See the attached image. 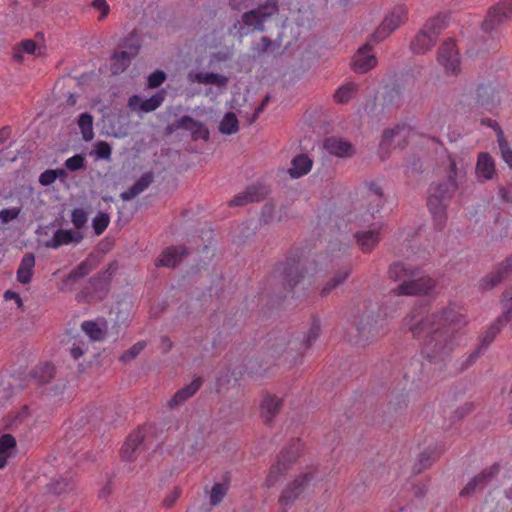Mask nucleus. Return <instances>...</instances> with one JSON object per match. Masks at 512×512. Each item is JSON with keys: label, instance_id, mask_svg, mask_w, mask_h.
Listing matches in <instances>:
<instances>
[{"label": "nucleus", "instance_id": "obj_1", "mask_svg": "<svg viewBox=\"0 0 512 512\" xmlns=\"http://www.w3.org/2000/svg\"><path fill=\"white\" fill-rule=\"evenodd\" d=\"M462 321L454 306L427 315L412 314L406 318L414 338L423 343L422 353L430 359L448 354L453 347L454 326Z\"/></svg>", "mask_w": 512, "mask_h": 512}, {"label": "nucleus", "instance_id": "obj_2", "mask_svg": "<svg viewBox=\"0 0 512 512\" xmlns=\"http://www.w3.org/2000/svg\"><path fill=\"white\" fill-rule=\"evenodd\" d=\"M390 279L401 282L393 291L396 295H418L430 292L435 283L428 276H419V272L404 263L393 264L388 271Z\"/></svg>", "mask_w": 512, "mask_h": 512}, {"label": "nucleus", "instance_id": "obj_3", "mask_svg": "<svg viewBox=\"0 0 512 512\" xmlns=\"http://www.w3.org/2000/svg\"><path fill=\"white\" fill-rule=\"evenodd\" d=\"M327 264V257L319 256L313 262L305 265H300L299 263L287 265L284 268L286 284L295 294L304 293L314 285L315 275Z\"/></svg>", "mask_w": 512, "mask_h": 512}, {"label": "nucleus", "instance_id": "obj_4", "mask_svg": "<svg viewBox=\"0 0 512 512\" xmlns=\"http://www.w3.org/2000/svg\"><path fill=\"white\" fill-rule=\"evenodd\" d=\"M278 13V4L276 0H266L259 4L254 10L245 12L240 21L234 24L239 37L247 36L255 31H262L264 24L269 18Z\"/></svg>", "mask_w": 512, "mask_h": 512}, {"label": "nucleus", "instance_id": "obj_5", "mask_svg": "<svg viewBox=\"0 0 512 512\" xmlns=\"http://www.w3.org/2000/svg\"><path fill=\"white\" fill-rule=\"evenodd\" d=\"M456 190L457 183L451 177L446 183L431 188L428 207L438 228H442L446 221L445 201L451 198Z\"/></svg>", "mask_w": 512, "mask_h": 512}, {"label": "nucleus", "instance_id": "obj_6", "mask_svg": "<svg viewBox=\"0 0 512 512\" xmlns=\"http://www.w3.org/2000/svg\"><path fill=\"white\" fill-rule=\"evenodd\" d=\"M446 28L444 18L435 17L429 19L420 32L414 37L410 48L414 54H425L436 43L438 36Z\"/></svg>", "mask_w": 512, "mask_h": 512}, {"label": "nucleus", "instance_id": "obj_7", "mask_svg": "<svg viewBox=\"0 0 512 512\" xmlns=\"http://www.w3.org/2000/svg\"><path fill=\"white\" fill-rule=\"evenodd\" d=\"M303 449V443L300 440H295L289 447H286L280 452L277 463L272 465L267 475L266 485L268 487L274 486L282 478L289 464L301 455Z\"/></svg>", "mask_w": 512, "mask_h": 512}, {"label": "nucleus", "instance_id": "obj_8", "mask_svg": "<svg viewBox=\"0 0 512 512\" xmlns=\"http://www.w3.org/2000/svg\"><path fill=\"white\" fill-rule=\"evenodd\" d=\"M505 94L504 87L496 81L481 82L474 89L473 99L477 105L490 110L500 104Z\"/></svg>", "mask_w": 512, "mask_h": 512}, {"label": "nucleus", "instance_id": "obj_9", "mask_svg": "<svg viewBox=\"0 0 512 512\" xmlns=\"http://www.w3.org/2000/svg\"><path fill=\"white\" fill-rule=\"evenodd\" d=\"M437 61L447 75H457L461 71L460 56L454 41L447 40L440 46Z\"/></svg>", "mask_w": 512, "mask_h": 512}, {"label": "nucleus", "instance_id": "obj_10", "mask_svg": "<svg viewBox=\"0 0 512 512\" xmlns=\"http://www.w3.org/2000/svg\"><path fill=\"white\" fill-rule=\"evenodd\" d=\"M512 18V1H503L491 8L483 21V29L491 31Z\"/></svg>", "mask_w": 512, "mask_h": 512}, {"label": "nucleus", "instance_id": "obj_11", "mask_svg": "<svg viewBox=\"0 0 512 512\" xmlns=\"http://www.w3.org/2000/svg\"><path fill=\"white\" fill-rule=\"evenodd\" d=\"M312 479L309 472L303 473L289 483L282 491L279 502L282 506L293 503L304 490L305 485Z\"/></svg>", "mask_w": 512, "mask_h": 512}, {"label": "nucleus", "instance_id": "obj_12", "mask_svg": "<svg viewBox=\"0 0 512 512\" xmlns=\"http://www.w3.org/2000/svg\"><path fill=\"white\" fill-rule=\"evenodd\" d=\"M164 98V90L158 91L152 97L145 100L138 95H133L128 100V106L132 111L147 113L156 110L162 104Z\"/></svg>", "mask_w": 512, "mask_h": 512}, {"label": "nucleus", "instance_id": "obj_13", "mask_svg": "<svg viewBox=\"0 0 512 512\" xmlns=\"http://www.w3.org/2000/svg\"><path fill=\"white\" fill-rule=\"evenodd\" d=\"M407 20V8L405 6H396L385 17L383 22L378 28L377 35L384 33L383 37L390 32L396 30Z\"/></svg>", "mask_w": 512, "mask_h": 512}, {"label": "nucleus", "instance_id": "obj_14", "mask_svg": "<svg viewBox=\"0 0 512 512\" xmlns=\"http://www.w3.org/2000/svg\"><path fill=\"white\" fill-rule=\"evenodd\" d=\"M506 325V320L502 316L498 317L482 334L479 347L469 356L468 362L471 364L495 339L497 334Z\"/></svg>", "mask_w": 512, "mask_h": 512}, {"label": "nucleus", "instance_id": "obj_15", "mask_svg": "<svg viewBox=\"0 0 512 512\" xmlns=\"http://www.w3.org/2000/svg\"><path fill=\"white\" fill-rule=\"evenodd\" d=\"M127 50L115 52L111 58V72L114 75H118L124 72L129 66L131 60L136 57L139 51L138 45H125Z\"/></svg>", "mask_w": 512, "mask_h": 512}, {"label": "nucleus", "instance_id": "obj_16", "mask_svg": "<svg viewBox=\"0 0 512 512\" xmlns=\"http://www.w3.org/2000/svg\"><path fill=\"white\" fill-rule=\"evenodd\" d=\"M499 472V466L494 464L493 466L484 469L477 476H475L467 485L462 489V496H469L478 489L485 487Z\"/></svg>", "mask_w": 512, "mask_h": 512}, {"label": "nucleus", "instance_id": "obj_17", "mask_svg": "<svg viewBox=\"0 0 512 512\" xmlns=\"http://www.w3.org/2000/svg\"><path fill=\"white\" fill-rule=\"evenodd\" d=\"M377 64L375 56L371 52L369 45H364L358 49L353 56L352 67L357 73H366L374 68Z\"/></svg>", "mask_w": 512, "mask_h": 512}, {"label": "nucleus", "instance_id": "obj_18", "mask_svg": "<svg viewBox=\"0 0 512 512\" xmlns=\"http://www.w3.org/2000/svg\"><path fill=\"white\" fill-rule=\"evenodd\" d=\"M83 239V234L70 229H59L53 237L46 242V247L57 249L62 245L77 244Z\"/></svg>", "mask_w": 512, "mask_h": 512}, {"label": "nucleus", "instance_id": "obj_19", "mask_svg": "<svg viewBox=\"0 0 512 512\" xmlns=\"http://www.w3.org/2000/svg\"><path fill=\"white\" fill-rule=\"evenodd\" d=\"M81 329L92 341H102L108 332V322L104 318L87 320L81 324Z\"/></svg>", "mask_w": 512, "mask_h": 512}, {"label": "nucleus", "instance_id": "obj_20", "mask_svg": "<svg viewBox=\"0 0 512 512\" xmlns=\"http://www.w3.org/2000/svg\"><path fill=\"white\" fill-rule=\"evenodd\" d=\"M282 406V400L274 395H266L260 404V416L265 423H271Z\"/></svg>", "mask_w": 512, "mask_h": 512}, {"label": "nucleus", "instance_id": "obj_21", "mask_svg": "<svg viewBox=\"0 0 512 512\" xmlns=\"http://www.w3.org/2000/svg\"><path fill=\"white\" fill-rule=\"evenodd\" d=\"M187 255V250L183 246L169 247L165 249L158 258L156 265L167 268H174Z\"/></svg>", "mask_w": 512, "mask_h": 512}, {"label": "nucleus", "instance_id": "obj_22", "mask_svg": "<svg viewBox=\"0 0 512 512\" xmlns=\"http://www.w3.org/2000/svg\"><path fill=\"white\" fill-rule=\"evenodd\" d=\"M323 147L328 154L336 157H350L354 153V149L349 142L336 137L327 138Z\"/></svg>", "mask_w": 512, "mask_h": 512}, {"label": "nucleus", "instance_id": "obj_23", "mask_svg": "<svg viewBox=\"0 0 512 512\" xmlns=\"http://www.w3.org/2000/svg\"><path fill=\"white\" fill-rule=\"evenodd\" d=\"M512 272V256L503 260L496 271L490 273L485 278L482 279L481 286L484 289H490L500 283L502 279L508 274Z\"/></svg>", "mask_w": 512, "mask_h": 512}, {"label": "nucleus", "instance_id": "obj_24", "mask_svg": "<svg viewBox=\"0 0 512 512\" xmlns=\"http://www.w3.org/2000/svg\"><path fill=\"white\" fill-rule=\"evenodd\" d=\"M188 80L191 83L217 87H225L228 83V77L213 72H191L188 74Z\"/></svg>", "mask_w": 512, "mask_h": 512}, {"label": "nucleus", "instance_id": "obj_25", "mask_svg": "<svg viewBox=\"0 0 512 512\" xmlns=\"http://www.w3.org/2000/svg\"><path fill=\"white\" fill-rule=\"evenodd\" d=\"M380 226H374L367 231H359L356 233V241L360 249L364 253L371 252L379 242Z\"/></svg>", "mask_w": 512, "mask_h": 512}, {"label": "nucleus", "instance_id": "obj_26", "mask_svg": "<svg viewBox=\"0 0 512 512\" xmlns=\"http://www.w3.org/2000/svg\"><path fill=\"white\" fill-rule=\"evenodd\" d=\"M93 269L92 264L85 260L81 262L73 271L69 273L66 279H64L58 286L60 291L72 290V282L81 279L88 275Z\"/></svg>", "mask_w": 512, "mask_h": 512}, {"label": "nucleus", "instance_id": "obj_27", "mask_svg": "<svg viewBox=\"0 0 512 512\" xmlns=\"http://www.w3.org/2000/svg\"><path fill=\"white\" fill-rule=\"evenodd\" d=\"M202 385L201 378H195L185 387L178 390L168 401L169 407L177 406L192 397Z\"/></svg>", "mask_w": 512, "mask_h": 512}, {"label": "nucleus", "instance_id": "obj_28", "mask_svg": "<svg viewBox=\"0 0 512 512\" xmlns=\"http://www.w3.org/2000/svg\"><path fill=\"white\" fill-rule=\"evenodd\" d=\"M178 127L189 130L195 140H207L209 138V131L207 128L202 123L197 122L188 116H184L178 121Z\"/></svg>", "mask_w": 512, "mask_h": 512}, {"label": "nucleus", "instance_id": "obj_29", "mask_svg": "<svg viewBox=\"0 0 512 512\" xmlns=\"http://www.w3.org/2000/svg\"><path fill=\"white\" fill-rule=\"evenodd\" d=\"M495 174L494 161L488 153H480L476 164L478 179L490 180Z\"/></svg>", "mask_w": 512, "mask_h": 512}, {"label": "nucleus", "instance_id": "obj_30", "mask_svg": "<svg viewBox=\"0 0 512 512\" xmlns=\"http://www.w3.org/2000/svg\"><path fill=\"white\" fill-rule=\"evenodd\" d=\"M312 169V160L306 155H298L291 161L288 173L292 178H300L308 174Z\"/></svg>", "mask_w": 512, "mask_h": 512}, {"label": "nucleus", "instance_id": "obj_31", "mask_svg": "<svg viewBox=\"0 0 512 512\" xmlns=\"http://www.w3.org/2000/svg\"><path fill=\"white\" fill-rule=\"evenodd\" d=\"M35 266V257L33 254L25 255L17 270V280L22 284H28L31 282L33 275V268Z\"/></svg>", "mask_w": 512, "mask_h": 512}, {"label": "nucleus", "instance_id": "obj_32", "mask_svg": "<svg viewBox=\"0 0 512 512\" xmlns=\"http://www.w3.org/2000/svg\"><path fill=\"white\" fill-rule=\"evenodd\" d=\"M152 180V173H145L140 177L139 180L136 181V183L132 187L121 193V198L124 201L132 200L137 195L142 193L151 184Z\"/></svg>", "mask_w": 512, "mask_h": 512}, {"label": "nucleus", "instance_id": "obj_33", "mask_svg": "<svg viewBox=\"0 0 512 512\" xmlns=\"http://www.w3.org/2000/svg\"><path fill=\"white\" fill-rule=\"evenodd\" d=\"M351 274V267H343L332 279L327 281L320 289V296H328L335 288L340 286Z\"/></svg>", "mask_w": 512, "mask_h": 512}, {"label": "nucleus", "instance_id": "obj_34", "mask_svg": "<svg viewBox=\"0 0 512 512\" xmlns=\"http://www.w3.org/2000/svg\"><path fill=\"white\" fill-rule=\"evenodd\" d=\"M141 435L139 433L131 434L121 448L122 457L130 461L134 458L135 452L141 444Z\"/></svg>", "mask_w": 512, "mask_h": 512}, {"label": "nucleus", "instance_id": "obj_35", "mask_svg": "<svg viewBox=\"0 0 512 512\" xmlns=\"http://www.w3.org/2000/svg\"><path fill=\"white\" fill-rule=\"evenodd\" d=\"M54 376V367L51 364H44L35 368L31 373V378L36 385H42L52 379Z\"/></svg>", "mask_w": 512, "mask_h": 512}, {"label": "nucleus", "instance_id": "obj_36", "mask_svg": "<svg viewBox=\"0 0 512 512\" xmlns=\"http://www.w3.org/2000/svg\"><path fill=\"white\" fill-rule=\"evenodd\" d=\"M239 124L236 115L232 112H228L224 115L220 122L219 130L222 134H234L238 131Z\"/></svg>", "mask_w": 512, "mask_h": 512}, {"label": "nucleus", "instance_id": "obj_37", "mask_svg": "<svg viewBox=\"0 0 512 512\" xmlns=\"http://www.w3.org/2000/svg\"><path fill=\"white\" fill-rule=\"evenodd\" d=\"M78 125L81 130L83 139L86 141L92 140L94 137L93 117L88 113L81 114L78 120Z\"/></svg>", "mask_w": 512, "mask_h": 512}, {"label": "nucleus", "instance_id": "obj_38", "mask_svg": "<svg viewBox=\"0 0 512 512\" xmlns=\"http://www.w3.org/2000/svg\"><path fill=\"white\" fill-rule=\"evenodd\" d=\"M228 491V485L225 483H215L209 492V503L212 506L219 505Z\"/></svg>", "mask_w": 512, "mask_h": 512}, {"label": "nucleus", "instance_id": "obj_39", "mask_svg": "<svg viewBox=\"0 0 512 512\" xmlns=\"http://www.w3.org/2000/svg\"><path fill=\"white\" fill-rule=\"evenodd\" d=\"M356 85L353 83L345 84L337 89L334 99L337 103H347L355 94Z\"/></svg>", "mask_w": 512, "mask_h": 512}, {"label": "nucleus", "instance_id": "obj_40", "mask_svg": "<svg viewBox=\"0 0 512 512\" xmlns=\"http://www.w3.org/2000/svg\"><path fill=\"white\" fill-rule=\"evenodd\" d=\"M25 52L29 55H37L40 53V48L37 46V44L33 40H24L22 41L18 48L14 51V58L16 59H22L21 52Z\"/></svg>", "mask_w": 512, "mask_h": 512}, {"label": "nucleus", "instance_id": "obj_41", "mask_svg": "<svg viewBox=\"0 0 512 512\" xmlns=\"http://www.w3.org/2000/svg\"><path fill=\"white\" fill-rule=\"evenodd\" d=\"M58 177H66V172L63 169L45 170L39 176V183L43 186L51 185Z\"/></svg>", "mask_w": 512, "mask_h": 512}, {"label": "nucleus", "instance_id": "obj_42", "mask_svg": "<svg viewBox=\"0 0 512 512\" xmlns=\"http://www.w3.org/2000/svg\"><path fill=\"white\" fill-rule=\"evenodd\" d=\"M110 223V217L107 213L100 212L92 220V226L96 235L102 234Z\"/></svg>", "mask_w": 512, "mask_h": 512}, {"label": "nucleus", "instance_id": "obj_43", "mask_svg": "<svg viewBox=\"0 0 512 512\" xmlns=\"http://www.w3.org/2000/svg\"><path fill=\"white\" fill-rule=\"evenodd\" d=\"M71 222L77 229L85 227L88 222L87 212L82 208H75L71 212Z\"/></svg>", "mask_w": 512, "mask_h": 512}, {"label": "nucleus", "instance_id": "obj_44", "mask_svg": "<svg viewBox=\"0 0 512 512\" xmlns=\"http://www.w3.org/2000/svg\"><path fill=\"white\" fill-rule=\"evenodd\" d=\"M368 197L377 203L376 212H378L379 207L383 204V192L377 183H370L368 185Z\"/></svg>", "mask_w": 512, "mask_h": 512}, {"label": "nucleus", "instance_id": "obj_45", "mask_svg": "<svg viewBox=\"0 0 512 512\" xmlns=\"http://www.w3.org/2000/svg\"><path fill=\"white\" fill-rule=\"evenodd\" d=\"M144 347V342H137L130 349H128L121 355L120 361L126 363L133 360L139 355V353L144 349Z\"/></svg>", "mask_w": 512, "mask_h": 512}, {"label": "nucleus", "instance_id": "obj_46", "mask_svg": "<svg viewBox=\"0 0 512 512\" xmlns=\"http://www.w3.org/2000/svg\"><path fill=\"white\" fill-rule=\"evenodd\" d=\"M21 213L20 207L5 208L0 211V222L7 224L19 217Z\"/></svg>", "mask_w": 512, "mask_h": 512}, {"label": "nucleus", "instance_id": "obj_47", "mask_svg": "<svg viewBox=\"0 0 512 512\" xmlns=\"http://www.w3.org/2000/svg\"><path fill=\"white\" fill-rule=\"evenodd\" d=\"M16 446V441L13 436L5 434L0 437V451L12 454Z\"/></svg>", "mask_w": 512, "mask_h": 512}, {"label": "nucleus", "instance_id": "obj_48", "mask_svg": "<svg viewBox=\"0 0 512 512\" xmlns=\"http://www.w3.org/2000/svg\"><path fill=\"white\" fill-rule=\"evenodd\" d=\"M85 159L82 155H74L65 161V167L68 170L76 171L84 166Z\"/></svg>", "mask_w": 512, "mask_h": 512}, {"label": "nucleus", "instance_id": "obj_49", "mask_svg": "<svg viewBox=\"0 0 512 512\" xmlns=\"http://www.w3.org/2000/svg\"><path fill=\"white\" fill-rule=\"evenodd\" d=\"M166 79V75L163 71L157 70L149 75L148 77V87L149 88H157L159 87Z\"/></svg>", "mask_w": 512, "mask_h": 512}, {"label": "nucleus", "instance_id": "obj_50", "mask_svg": "<svg viewBox=\"0 0 512 512\" xmlns=\"http://www.w3.org/2000/svg\"><path fill=\"white\" fill-rule=\"evenodd\" d=\"M503 160L512 168V150L504 140H499Z\"/></svg>", "mask_w": 512, "mask_h": 512}, {"label": "nucleus", "instance_id": "obj_51", "mask_svg": "<svg viewBox=\"0 0 512 512\" xmlns=\"http://www.w3.org/2000/svg\"><path fill=\"white\" fill-rule=\"evenodd\" d=\"M92 7L101 12L99 20H103L108 15L110 10L106 0H93Z\"/></svg>", "mask_w": 512, "mask_h": 512}, {"label": "nucleus", "instance_id": "obj_52", "mask_svg": "<svg viewBox=\"0 0 512 512\" xmlns=\"http://www.w3.org/2000/svg\"><path fill=\"white\" fill-rule=\"evenodd\" d=\"M4 299L5 301H11L13 300L16 304V307L18 310L22 311L23 310V301L20 297V295L16 292H13L11 290H7L5 293H4Z\"/></svg>", "mask_w": 512, "mask_h": 512}, {"label": "nucleus", "instance_id": "obj_53", "mask_svg": "<svg viewBox=\"0 0 512 512\" xmlns=\"http://www.w3.org/2000/svg\"><path fill=\"white\" fill-rule=\"evenodd\" d=\"M404 131H405V128H399V127L396 129H393V130L384 131L382 145H388L395 136L400 135Z\"/></svg>", "mask_w": 512, "mask_h": 512}, {"label": "nucleus", "instance_id": "obj_54", "mask_svg": "<svg viewBox=\"0 0 512 512\" xmlns=\"http://www.w3.org/2000/svg\"><path fill=\"white\" fill-rule=\"evenodd\" d=\"M272 46V42L267 37H262L260 43L255 44L253 50L260 54L267 52L269 48Z\"/></svg>", "mask_w": 512, "mask_h": 512}, {"label": "nucleus", "instance_id": "obj_55", "mask_svg": "<svg viewBox=\"0 0 512 512\" xmlns=\"http://www.w3.org/2000/svg\"><path fill=\"white\" fill-rule=\"evenodd\" d=\"M97 154L101 158H109L111 154V147L106 142H99L97 144Z\"/></svg>", "mask_w": 512, "mask_h": 512}, {"label": "nucleus", "instance_id": "obj_56", "mask_svg": "<svg viewBox=\"0 0 512 512\" xmlns=\"http://www.w3.org/2000/svg\"><path fill=\"white\" fill-rule=\"evenodd\" d=\"M255 200V198L251 195L250 192L246 193V194H243V195H238L236 196L233 200H232V203L235 205V206H239V205H243L247 202H253Z\"/></svg>", "mask_w": 512, "mask_h": 512}, {"label": "nucleus", "instance_id": "obj_57", "mask_svg": "<svg viewBox=\"0 0 512 512\" xmlns=\"http://www.w3.org/2000/svg\"><path fill=\"white\" fill-rule=\"evenodd\" d=\"M85 353V349L81 345H74L71 349V356L78 360Z\"/></svg>", "mask_w": 512, "mask_h": 512}, {"label": "nucleus", "instance_id": "obj_58", "mask_svg": "<svg viewBox=\"0 0 512 512\" xmlns=\"http://www.w3.org/2000/svg\"><path fill=\"white\" fill-rule=\"evenodd\" d=\"M248 0H229L230 6L234 10H240L246 6Z\"/></svg>", "mask_w": 512, "mask_h": 512}, {"label": "nucleus", "instance_id": "obj_59", "mask_svg": "<svg viewBox=\"0 0 512 512\" xmlns=\"http://www.w3.org/2000/svg\"><path fill=\"white\" fill-rule=\"evenodd\" d=\"M430 123L431 124H435V125H439L440 129H442V126H443V123H444V119H443V117H441L439 115H435V116L430 118Z\"/></svg>", "mask_w": 512, "mask_h": 512}, {"label": "nucleus", "instance_id": "obj_60", "mask_svg": "<svg viewBox=\"0 0 512 512\" xmlns=\"http://www.w3.org/2000/svg\"><path fill=\"white\" fill-rule=\"evenodd\" d=\"M11 455L12 454L10 453L0 451V469L5 467V465L7 464V460Z\"/></svg>", "mask_w": 512, "mask_h": 512}, {"label": "nucleus", "instance_id": "obj_61", "mask_svg": "<svg viewBox=\"0 0 512 512\" xmlns=\"http://www.w3.org/2000/svg\"><path fill=\"white\" fill-rule=\"evenodd\" d=\"M10 135V129L5 127L0 130V143H3L5 140L8 139Z\"/></svg>", "mask_w": 512, "mask_h": 512}, {"label": "nucleus", "instance_id": "obj_62", "mask_svg": "<svg viewBox=\"0 0 512 512\" xmlns=\"http://www.w3.org/2000/svg\"><path fill=\"white\" fill-rule=\"evenodd\" d=\"M66 486H68L67 483L64 484V486H61L59 482H57L53 488L54 492L55 493H62L64 491H66Z\"/></svg>", "mask_w": 512, "mask_h": 512}, {"label": "nucleus", "instance_id": "obj_63", "mask_svg": "<svg viewBox=\"0 0 512 512\" xmlns=\"http://www.w3.org/2000/svg\"><path fill=\"white\" fill-rule=\"evenodd\" d=\"M503 198L508 201V202H512V191L511 189H507V190H503Z\"/></svg>", "mask_w": 512, "mask_h": 512}, {"label": "nucleus", "instance_id": "obj_64", "mask_svg": "<svg viewBox=\"0 0 512 512\" xmlns=\"http://www.w3.org/2000/svg\"><path fill=\"white\" fill-rule=\"evenodd\" d=\"M428 459H429V457H426V453L420 454L419 460H420L421 463H424L423 467H426V466H428L430 464Z\"/></svg>", "mask_w": 512, "mask_h": 512}]
</instances>
